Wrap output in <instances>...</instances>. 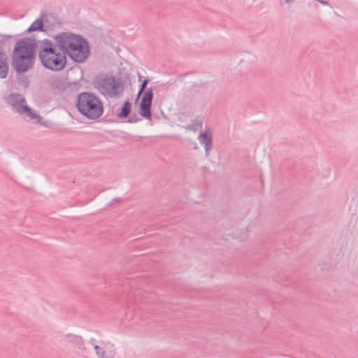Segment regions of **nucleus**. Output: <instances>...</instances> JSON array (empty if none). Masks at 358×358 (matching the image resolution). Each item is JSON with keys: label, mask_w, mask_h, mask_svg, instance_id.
Segmentation results:
<instances>
[{"label": "nucleus", "mask_w": 358, "mask_h": 358, "mask_svg": "<svg viewBox=\"0 0 358 358\" xmlns=\"http://www.w3.org/2000/svg\"><path fill=\"white\" fill-rule=\"evenodd\" d=\"M48 85L52 88L58 90H64L65 84L58 76H52L47 80Z\"/></svg>", "instance_id": "ddd939ff"}, {"label": "nucleus", "mask_w": 358, "mask_h": 358, "mask_svg": "<svg viewBox=\"0 0 358 358\" xmlns=\"http://www.w3.org/2000/svg\"><path fill=\"white\" fill-rule=\"evenodd\" d=\"M194 148L196 149V150L198 149V147H197L196 143H195V145H194Z\"/></svg>", "instance_id": "412c9836"}, {"label": "nucleus", "mask_w": 358, "mask_h": 358, "mask_svg": "<svg viewBox=\"0 0 358 358\" xmlns=\"http://www.w3.org/2000/svg\"><path fill=\"white\" fill-rule=\"evenodd\" d=\"M64 339L66 343L76 350L78 354L82 355L87 352V350L85 347L83 338L81 336L67 334L64 336Z\"/></svg>", "instance_id": "9d476101"}, {"label": "nucleus", "mask_w": 358, "mask_h": 358, "mask_svg": "<svg viewBox=\"0 0 358 358\" xmlns=\"http://www.w3.org/2000/svg\"><path fill=\"white\" fill-rule=\"evenodd\" d=\"M42 65L51 71H59L64 69L66 64V57L64 52L55 54L53 57H49L45 60L41 61Z\"/></svg>", "instance_id": "0eeeda50"}, {"label": "nucleus", "mask_w": 358, "mask_h": 358, "mask_svg": "<svg viewBox=\"0 0 358 358\" xmlns=\"http://www.w3.org/2000/svg\"><path fill=\"white\" fill-rule=\"evenodd\" d=\"M131 110V104L127 100L124 102L120 111L117 113V117L120 119L126 118L129 116Z\"/></svg>", "instance_id": "a211bd4d"}, {"label": "nucleus", "mask_w": 358, "mask_h": 358, "mask_svg": "<svg viewBox=\"0 0 358 358\" xmlns=\"http://www.w3.org/2000/svg\"><path fill=\"white\" fill-rule=\"evenodd\" d=\"M36 40L30 37L18 41L11 54V65L17 73H24L34 68L36 61Z\"/></svg>", "instance_id": "f257e3e1"}, {"label": "nucleus", "mask_w": 358, "mask_h": 358, "mask_svg": "<svg viewBox=\"0 0 358 358\" xmlns=\"http://www.w3.org/2000/svg\"><path fill=\"white\" fill-rule=\"evenodd\" d=\"M73 45L66 55L77 63L83 62L90 54V47L87 41L83 36H79Z\"/></svg>", "instance_id": "39448f33"}, {"label": "nucleus", "mask_w": 358, "mask_h": 358, "mask_svg": "<svg viewBox=\"0 0 358 358\" xmlns=\"http://www.w3.org/2000/svg\"><path fill=\"white\" fill-rule=\"evenodd\" d=\"M294 1L295 0H284L285 3L288 4L293 3Z\"/></svg>", "instance_id": "aec40b11"}, {"label": "nucleus", "mask_w": 358, "mask_h": 358, "mask_svg": "<svg viewBox=\"0 0 358 358\" xmlns=\"http://www.w3.org/2000/svg\"><path fill=\"white\" fill-rule=\"evenodd\" d=\"M191 122V124H188L184 127V128L186 130H189L195 132L202 128L203 119L201 117H196V118L192 120Z\"/></svg>", "instance_id": "f3484780"}, {"label": "nucleus", "mask_w": 358, "mask_h": 358, "mask_svg": "<svg viewBox=\"0 0 358 358\" xmlns=\"http://www.w3.org/2000/svg\"><path fill=\"white\" fill-rule=\"evenodd\" d=\"M62 52L56 42L50 39H44L41 41L38 57L41 61L45 60L49 57H53L55 54Z\"/></svg>", "instance_id": "1a4fd4ad"}, {"label": "nucleus", "mask_w": 358, "mask_h": 358, "mask_svg": "<svg viewBox=\"0 0 358 358\" xmlns=\"http://www.w3.org/2000/svg\"><path fill=\"white\" fill-rule=\"evenodd\" d=\"M47 15H43L41 18L36 20L27 29L26 32L30 33L35 31H43V21L47 20Z\"/></svg>", "instance_id": "4468645a"}, {"label": "nucleus", "mask_w": 358, "mask_h": 358, "mask_svg": "<svg viewBox=\"0 0 358 358\" xmlns=\"http://www.w3.org/2000/svg\"><path fill=\"white\" fill-rule=\"evenodd\" d=\"M90 344L93 346L97 358H115L117 354L116 347L114 343L106 341H96L91 338Z\"/></svg>", "instance_id": "423d86ee"}, {"label": "nucleus", "mask_w": 358, "mask_h": 358, "mask_svg": "<svg viewBox=\"0 0 358 358\" xmlns=\"http://www.w3.org/2000/svg\"><path fill=\"white\" fill-rule=\"evenodd\" d=\"M148 83V80L145 79L141 84L137 99H138L139 96L144 92L140 103L139 114L147 120H151V106L153 99V92L152 88H148L147 90H145ZM138 99H136V101Z\"/></svg>", "instance_id": "20e7f679"}, {"label": "nucleus", "mask_w": 358, "mask_h": 358, "mask_svg": "<svg viewBox=\"0 0 358 358\" xmlns=\"http://www.w3.org/2000/svg\"><path fill=\"white\" fill-rule=\"evenodd\" d=\"M78 37V35L70 32H62L55 35L53 38L61 52H64V54L66 55L67 52L71 46H73V44Z\"/></svg>", "instance_id": "6e6552de"}, {"label": "nucleus", "mask_w": 358, "mask_h": 358, "mask_svg": "<svg viewBox=\"0 0 358 358\" xmlns=\"http://www.w3.org/2000/svg\"><path fill=\"white\" fill-rule=\"evenodd\" d=\"M141 119L136 115L133 114L131 116H130L127 120V122L129 123H135L138 121H140Z\"/></svg>", "instance_id": "6ab92c4d"}, {"label": "nucleus", "mask_w": 358, "mask_h": 358, "mask_svg": "<svg viewBox=\"0 0 358 358\" xmlns=\"http://www.w3.org/2000/svg\"><path fill=\"white\" fill-rule=\"evenodd\" d=\"M194 148L196 149V150L198 149V147H197L196 143H195V145H194Z\"/></svg>", "instance_id": "4be33fe9"}, {"label": "nucleus", "mask_w": 358, "mask_h": 358, "mask_svg": "<svg viewBox=\"0 0 358 358\" xmlns=\"http://www.w3.org/2000/svg\"><path fill=\"white\" fill-rule=\"evenodd\" d=\"M76 107L78 111L90 120L98 119L103 112L99 98L91 92H82L77 96Z\"/></svg>", "instance_id": "f03ea898"}, {"label": "nucleus", "mask_w": 358, "mask_h": 358, "mask_svg": "<svg viewBox=\"0 0 358 358\" xmlns=\"http://www.w3.org/2000/svg\"><path fill=\"white\" fill-rule=\"evenodd\" d=\"M357 278H358V275H357Z\"/></svg>", "instance_id": "5701e85b"}, {"label": "nucleus", "mask_w": 358, "mask_h": 358, "mask_svg": "<svg viewBox=\"0 0 358 358\" xmlns=\"http://www.w3.org/2000/svg\"><path fill=\"white\" fill-rule=\"evenodd\" d=\"M6 101L13 110L19 103L25 102V99L20 94H12L7 98Z\"/></svg>", "instance_id": "dca6fc26"}, {"label": "nucleus", "mask_w": 358, "mask_h": 358, "mask_svg": "<svg viewBox=\"0 0 358 358\" xmlns=\"http://www.w3.org/2000/svg\"><path fill=\"white\" fill-rule=\"evenodd\" d=\"M198 140L200 144L204 146L205 155L208 157L213 145L211 135L206 132L201 131L198 136Z\"/></svg>", "instance_id": "f8f14e48"}, {"label": "nucleus", "mask_w": 358, "mask_h": 358, "mask_svg": "<svg viewBox=\"0 0 358 358\" xmlns=\"http://www.w3.org/2000/svg\"><path fill=\"white\" fill-rule=\"evenodd\" d=\"M94 85L101 94L110 98L119 97L124 90L121 80L113 76H99L95 79Z\"/></svg>", "instance_id": "7ed1b4c3"}, {"label": "nucleus", "mask_w": 358, "mask_h": 358, "mask_svg": "<svg viewBox=\"0 0 358 358\" xmlns=\"http://www.w3.org/2000/svg\"><path fill=\"white\" fill-rule=\"evenodd\" d=\"M8 57L5 54L0 56V78L5 79L8 73Z\"/></svg>", "instance_id": "2eb2a0df"}, {"label": "nucleus", "mask_w": 358, "mask_h": 358, "mask_svg": "<svg viewBox=\"0 0 358 358\" xmlns=\"http://www.w3.org/2000/svg\"><path fill=\"white\" fill-rule=\"evenodd\" d=\"M13 110L19 114L25 115L30 120L41 118L39 115L31 110V109L27 105L26 101L19 103Z\"/></svg>", "instance_id": "9b49d317"}]
</instances>
